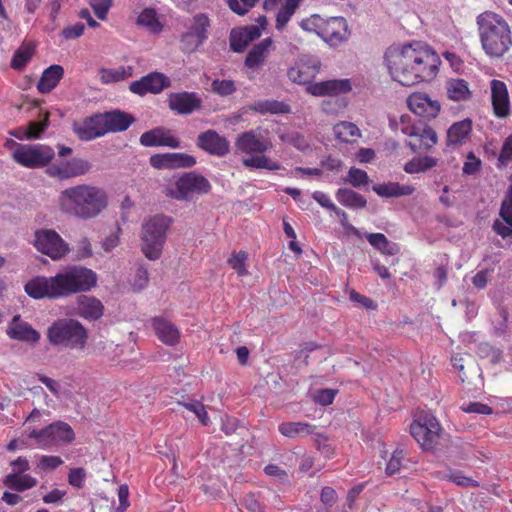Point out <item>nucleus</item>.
Returning a JSON list of instances; mask_svg holds the SVG:
<instances>
[{
	"mask_svg": "<svg viewBox=\"0 0 512 512\" xmlns=\"http://www.w3.org/2000/svg\"><path fill=\"white\" fill-rule=\"evenodd\" d=\"M132 67L120 66L117 68H102L99 70V77L103 84H110L125 80L132 76Z\"/></svg>",
	"mask_w": 512,
	"mask_h": 512,
	"instance_id": "a19ab883",
	"label": "nucleus"
},
{
	"mask_svg": "<svg viewBox=\"0 0 512 512\" xmlns=\"http://www.w3.org/2000/svg\"><path fill=\"white\" fill-rule=\"evenodd\" d=\"M64 75V69L60 65H51L45 69L37 84L38 90L45 94L52 91Z\"/></svg>",
	"mask_w": 512,
	"mask_h": 512,
	"instance_id": "2f4dec72",
	"label": "nucleus"
},
{
	"mask_svg": "<svg viewBox=\"0 0 512 512\" xmlns=\"http://www.w3.org/2000/svg\"><path fill=\"white\" fill-rule=\"evenodd\" d=\"M74 312L79 317L94 321L104 314V305L94 296L80 295L76 298Z\"/></svg>",
	"mask_w": 512,
	"mask_h": 512,
	"instance_id": "5701e85b",
	"label": "nucleus"
},
{
	"mask_svg": "<svg viewBox=\"0 0 512 512\" xmlns=\"http://www.w3.org/2000/svg\"><path fill=\"white\" fill-rule=\"evenodd\" d=\"M47 339L53 346L82 350L87 343L88 332L78 320L62 318L49 326Z\"/></svg>",
	"mask_w": 512,
	"mask_h": 512,
	"instance_id": "0eeeda50",
	"label": "nucleus"
},
{
	"mask_svg": "<svg viewBox=\"0 0 512 512\" xmlns=\"http://www.w3.org/2000/svg\"><path fill=\"white\" fill-rule=\"evenodd\" d=\"M512 163V134L507 136L500 149L496 167L498 169H504Z\"/></svg>",
	"mask_w": 512,
	"mask_h": 512,
	"instance_id": "49530a36",
	"label": "nucleus"
},
{
	"mask_svg": "<svg viewBox=\"0 0 512 512\" xmlns=\"http://www.w3.org/2000/svg\"><path fill=\"white\" fill-rule=\"evenodd\" d=\"M491 98L494 112L498 117H506L509 114V95L504 82L493 80L491 82Z\"/></svg>",
	"mask_w": 512,
	"mask_h": 512,
	"instance_id": "cd10ccee",
	"label": "nucleus"
},
{
	"mask_svg": "<svg viewBox=\"0 0 512 512\" xmlns=\"http://www.w3.org/2000/svg\"><path fill=\"white\" fill-rule=\"evenodd\" d=\"M250 43L247 34L242 28L232 30L230 36V46L234 52H242Z\"/></svg>",
	"mask_w": 512,
	"mask_h": 512,
	"instance_id": "603ef678",
	"label": "nucleus"
},
{
	"mask_svg": "<svg viewBox=\"0 0 512 512\" xmlns=\"http://www.w3.org/2000/svg\"><path fill=\"white\" fill-rule=\"evenodd\" d=\"M169 169L192 167L196 164L193 156L185 153H167Z\"/></svg>",
	"mask_w": 512,
	"mask_h": 512,
	"instance_id": "09e8293b",
	"label": "nucleus"
},
{
	"mask_svg": "<svg viewBox=\"0 0 512 512\" xmlns=\"http://www.w3.org/2000/svg\"><path fill=\"white\" fill-rule=\"evenodd\" d=\"M140 143L145 147H180V141L172 134L171 130L163 127H157L144 132L140 136Z\"/></svg>",
	"mask_w": 512,
	"mask_h": 512,
	"instance_id": "4be33fe9",
	"label": "nucleus"
},
{
	"mask_svg": "<svg viewBox=\"0 0 512 512\" xmlns=\"http://www.w3.org/2000/svg\"><path fill=\"white\" fill-rule=\"evenodd\" d=\"M137 25L146 28L149 32L157 34L163 29V24L155 9L145 8L137 17Z\"/></svg>",
	"mask_w": 512,
	"mask_h": 512,
	"instance_id": "4c0bfd02",
	"label": "nucleus"
},
{
	"mask_svg": "<svg viewBox=\"0 0 512 512\" xmlns=\"http://www.w3.org/2000/svg\"><path fill=\"white\" fill-rule=\"evenodd\" d=\"M421 146L428 150L432 148L438 141V136L435 130L430 126H424L422 129L418 128V135Z\"/></svg>",
	"mask_w": 512,
	"mask_h": 512,
	"instance_id": "3c124183",
	"label": "nucleus"
},
{
	"mask_svg": "<svg viewBox=\"0 0 512 512\" xmlns=\"http://www.w3.org/2000/svg\"><path fill=\"white\" fill-rule=\"evenodd\" d=\"M97 274L85 266L69 265L54 276H36L29 280L25 292L34 299H62L91 291L97 285Z\"/></svg>",
	"mask_w": 512,
	"mask_h": 512,
	"instance_id": "f03ea898",
	"label": "nucleus"
},
{
	"mask_svg": "<svg viewBox=\"0 0 512 512\" xmlns=\"http://www.w3.org/2000/svg\"><path fill=\"white\" fill-rule=\"evenodd\" d=\"M149 282L148 270L142 266L138 267L132 280V287L135 291L144 289Z\"/></svg>",
	"mask_w": 512,
	"mask_h": 512,
	"instance_id": "0e129e2a",
	"label": "nucleus"
},
{
	"mask_svg": "<svg viewBox=\"0 0 512 512\" xmlns=\"http://www.w3.org/2000/svg\"><path fill=\"white\" fill-rule=\"evenodd\" d=\"M169 108L178 114H191L201 106V99L194 92L172 93L168 97Z\"/></svg>",
	"mask_w": 512,
	"mask_h": 512,
	"instance_id": "b1692460",
	"label": "nucleus"
},
{
	"mask_svg": "<svg viewBox=\"0 0 512 512\" xmlns=\"http://www.w3.org/2000/svg\"><path fill=\"white\" fill-rule=\"evenodd\" d=\"M59 210L70 217L90 220L108 206L106 191L92 184H78L62 190L57 198Z\"/></svg>",
	"mask_w": 512,
	"mask_h": 512,
	"instance_id": "7ed1b4c3",
	"label": "nucleus"
},
{
	"mask_svg": "<svg viewBox=\"0 0 512 512\" xmlns=\"http://www.w3.org/2000/svg\"><path fill=\"white\" fill-rule=\"evenodd\" d=\"M246 260V252L240 251L238 253L232 254V256L228 259V263L236 271L238 276L243 277L248 274V270L246 268Z\"/></svg>",
	"mask_w": 512,
	"mask_h": 512,
	"instance_id": "864d4df0",
	"label": "nucleus"
},
{
	"mask_svg": "<svg viewBox=\"0 0 512 512\" xmlns=\"http://www.w3.org/2000/svg\"><path fill=\"white\" fill-rule=\"evenodd\" d=\"M4 484L19 492L33 488L37 484V479L28 474L10 473L5 477Z\"/></svg>",
	"mask_w": 512,
	"mask_h": 512,
	"instance_id": "e433bc0d",
	"label": "nucleus"
},
{
	"mask_svg": "<svg viewBox=\"0 0 512 512\" xmlns=\"http://www.w3.org/2000/svg\"><path fill=\"white\" fill-rule=\"evenodd\" d=\"M407 105L414 114L427 119L435 118L441 109L437 100L421 92L411 94L407 98Z\"/></svg>",
	"mask_w": 512,
	"mask_h": 512,
	"instance_id": "f3484780",
	"label": "nucleus"
},
{
	"mask_svg": "<svg viewBox=\"0 0 512 512\" xmlns=\"http://www.w3.org/2000/svg\"><path fill=\"white\" fill-rule=\"evenodd\" d=\"M352 90L349 79H332L327 81L314 82L306 86V91L317 97L340 96Z\"/></svg>",
	"mask_w": 512,
	"mask_h": 512,
	"instance_id": "dca6fc26",
	"label": "nucleus"
},
{
	"mask_svg": "<svg viewBox=\"0 0 512 512\" xmlns=\"http://www.w3.org/2000/svg\"><path fill=\"white\" fill-rule=\"evenodd\" d=\"M318 70L319 63L317 60L301 58L288 69L287 76L293 83L306 84L308 86L311 84L310 80L318 73Z\"/></svg>",
	"mask_w": 512,
	"mask_h": 512,
	"instance_id": "412c9836",
	"label": "nucleus"
},
{
	"mask_svg": "<svg viewBox=\"0 0 512 512\" xmlns=\"http://www.w3.org/2000/svg\"><path fill=\"white\" fill-rule=\"evenodd\" d=\"M271 147L272 143L261 134L260 129L243 132L235 140L237 152L249 155L260 154L242 159V164L249 169L279 170L281 165L264 155Z\"/></svg>",
	"mask_w": 512,
	"mask_h": 512,
	"instance_id": "39448f33",
	"label": "nucleus"
},
{
	"mask_svg": "<svg viewBox=\"0 0 512 512\" xmlns=\"http://www.w3.org/2000/svg\"><path fill=\"white\" fill-rule=\"evenodd\" d=\"M91 167L89 161L75 157L50 163L45 172L49 177L63 181L83 176L91 170Z\"/></svg>",
	"mask_w": 512,
	"mask_h": 512,
	"instance_id": "4468645a",
	"label": "nucleus"
},
{
	"mask_svg": "<svg viewBox=\"0 0 512 512\" xmlns=\"http://www.w3.org/2000/svg\"><path fill=\"white\" fill-rule=\"evenodd\" d=\"M447 97L452 101H466L471 96L467 81L459 78H452L445 84Z\"/></svg>",
	"mask_w": 512,
	"mask_h": 512,
	"instance_id": "72a5a7b5",
	"label": "nucleus"
},
{
	"mask_svg": "<svg viewBox=\"0 0 512 512\" xmlns=\"http://www.w3.org/2000/svg\"><path fill=\"white\" fill-rule=\"evenodd\" d=\"M315 426L305 422H283L279 425V432L288 438H299L314 433Z\"/></svg>",
	"mask_w": 512,
	"mask_h": 512,
	"instance_id": "c9c22d12",
	"label": "nucleus"
},
{
	"mask_svg": "<svg viewBox=\"0 0 512 512\" xmlns=\"http://www.w3.org/2000/svg\"><path fill=\"white\" fill-rule=\"evenodd\" d=\"M34 247L52 260L64 258L70 251L69 245L53 229H39L34 233Z\"/></svg>",
	"mask_w": 512,
	"mask_h": 512,
	"instance_id": "f8f14e48",
	"label": "nucleus"
},
{
	"mask_svg": "<svg viewBox=\"0 0 512 512\" xmlns=\"http://www.w3.org/2000/svg\"><path fill=\"white\" fill-rule=\"evenodd\" d=\"M410 433L422 449L430 450L436 444L440 425L430 413H421L411 424Z\"/></svg>",
	"mask_w": 512,
	"mask_h": 512,
	"instance_id": "ddd939ff",
	"label": "nucleus"
},
{
	"mask_svg": "<svg viewBox=\"0 0 512 512\" xmlns=\"http://www.w3.org/2000/svg\"><path fill=\"white\" fill-rule=\"evenodd\" d=\"M481 160L473 153L469 152L462 167V172L465 175H475L481 169Z\"/></svg>",
	"mask_w": 512,
	"mask_h": 512,
	"instance_id": "4d7b16f0",
	"label": "nucleus"
},
{
	"mask_svg": "<svg viewBox=\"0 0 512 512\" xmlns=\"http://www.w3.org/2000/svg\"><path fill=\"white\" fill-rule=\"evenodd\" d=\"M350 35L347 21L343 17L325 19L321 39L329 46L337 47L347 41Z\"/></svg>",
	"mask_w": 512,
	"mask_h": 512,
	"instance_id": "2eb2a0df",
	"label": "nucleus"
},
{
	"mask_svg": "<svg viewBox=\"0 0 512 512\" xmlns=\"http://www.w3.org/2000/svg\"><path fill=\"white\" fill-rule=\"evenodd\" d=\"M89 4L95 15L100 20H105L107 18L108 11L112 6V0H90Z\"/></svg>",
	"mask_w": 512,
	"mask_h": 512,
	"instance_id": "052dcab7",
	"label": "nucleus"
},
{
	"mask_svg": "<svg viewBox=\"0 0 512 512\" xmlns=\"http://www.w3.org/2000/svg\"><path fill=\"white\" fill-rule=\"evenodd\" d=\"M183 406L186 409H188L189 411L193 412L204 426H207L210 423L208 414L205 410L204 405L201 402H199V401L186 402V403H183Z\"/></svg>",
	"mask_w": 512,
	"mask_h": 512,
	"instance_id": "6e6d98bb",
	"label": "nucleus"
},
{
	"mask_svg": "<svg viewBox=\"0 0 512 512\" xmlns=\"http://www.w3.org/2000/svg\"><path fill=\"white\" fill-rule=\"evenodd\" d=\"M343 181L355 188H359L368 184L369 176L364 170L351 167Z\"/></svg>",
	"mask_w": 512,
	"mask_h": 512,
	"instance_id": "de8ad7c7",
	"label": "nucleus"
},
{
	"mask_svg": "<svg viewBox=\"0 0 512 512\" xmlns=\"http://www.w3.org/2000/svg\"><path fill=\"white\" fill-rule=\"evenodd\" d=\"M478 35L484 53L490 58L503 57L512 46V31L499 14L485 11L476 18Z\"/></svg>",
	"mask_w": 512,
	"mask_h": 512,
	"instance_id": "20e7f679",
	"label": "nucleus"
},
{
	"mask_svg": "<svg viewBox=\"0 0 512 512\" xmlns=\"http://www.w3.org/2000/svg\"><path fill=\"white\" fill-rule=\"evenodd\" d=\"M63 464V460L59 456L42 455L39 456L38 468L41 470H54Z\"/></svg>",
	"mask_w": 512,
	"mask_h": 512,
	"instance_id": "69168bd1",
	"label": "nucleus"
},
{
	"mask_svg": "<svg viewBox=\"0 0 512 512\" xmlns=\"http://www.w3.org/2000/svg\"><path fill=\"white\" fill-rule=\"evenodd\" d=\"M438 164V160L431 156L414 157L405 163L403 169L408 174H417L426 172L434 168Z\"/></svg>",
	"mask_w": 512,
	"mask_h": 512,
	"instance_id": "79ce46f5",
	"label": "nucleus"
},
{
	"mask_svg": "<svg viewBox=\"0 0 512 512\" xmlns=\"http://www.w3.org/2000/svg\"><path fill=\"white\" fill-rule=\"evenodd\" d=\"M252 109L261 113H271V114H280V113H288L290 108L287 104L277 101V100H264L258 101L253 106Z\"/></svg>",
	"mask_w": 512,
	"mask_h": 512,
	"instance_id": "c03bdc74",
	"label": "nucleus"
},
{
	"mask_svg": "<svg viewBox=\"0 0 512 512\" xmlns=\"http://www.w3.org/2000/svg\"><path fill=\"white\" fill-rule=\"evenodd\" d=\"M151 323L156 336L162 343L174 346L179 342L180 331L171 321L163 317H155Z\"/></svg>",
	"mask_w": 512,
	"mask_h": 512,
	"instance_id": "bb28decb",
	"label": "nucleus"
},
{
	"mask_svg": "<svg viewBox=\"0 0 512 512\" xmlns=\"http://www.w3.org/2000/svg\"><path fill=\"white\" fill-rule=\"evenodd\" d=\"M228 7L238 15H244L249 12L255 5L254 0H226Z\"/></svg>",
	"mask_w": 512,
	"mask_h": 512,
	"instance_id": "13d9d810",
	"label": "nucleus"
},
{
	"mask_svg": "<svg viewBox=\"0 0 512 512\" xmlns=\"http://www.w3.org/2000/svg\"><path fill=\"white\" fill-rule=\"evenodd\" d=\"M172 224V219L159 214L145 219L141 226L140 240L141 251L149 260H157L167 238V231Z\"/></svg>",
	"mask_w": 512,
	"mask_h": 512,
	"instance_id": "423d86ee",
	"label": "nucleus"
},
{
	"mask_svg": "<svg viewBox=\"0 0 512 512\" xmlns=\"http://www.w3.org/2000/svg\"><path fill=\"white\" fill-rule=\"evenodd\" d=\"M272 46V39L265 38L255 45L248 53L245 59V65L250 69L258 68L262 65L269 54Z\"/></svg>",
	"mask_w": 512,
	"mask_h": 512,
	"instance_id": "473e14b6",
	"label": "nucleus"
},
{
	"mask_svg": "<svg viewBox=\"0 0 512 512\" xmlns=\"http://www.w3.org/2000/svg\"><path fill=\"white\" fill-rule=\"evenodd\" d=\"M364 236L375 249L384 255L392 256L399 251L397 244L391 243L382 233H366Z\"/></svg>",
	"mask_w": 512,
	"mask_h": 512,
	"instance_id": "58836bf2",
	"label": "nucleus"
},
{
	"mask_svg": "<svg viewBox=\"0 0 512 512\" xmlns=\"http://www.w3.org/2000/svg\"><path fill=\"white\" fill-rule=\"evenodd\" d=\"M276 133L282 142L288 143L300 151H306L309 148L305 137L294 129L283 127L279 128Z\"/></svg>",
	"mask_w": 512,
	"mask_h": 512,
	"instance_id": "ea45409f",
	"label": "nucleus"
},
{
	"mask_svg": "<svg viewBox=\"0 0 512 512\" xmlns=\"http://www.w3.org/2000/svg\"><path fill=\"white\" fill-rule=\"evenodd\" d=\"M48 127V118L45 117L43 121L31 122L25 132L26 139H39L43 132Z\"/></svg>",
	"mask_w": 512,
	"mask_h": 512,
	"instance_id": "bf43d9fd",
	"label": "nucleus"
},
{
	"mask_svg": "<svg viewBox=\"0 0 512 512\" xmlns=\"http://www.w3.org/2000/svg\"><path fill=\"white\" fill-rule=\"evenodd\" d=\"M500 215L503 221L512 226V185L510 186L507 195L502 202Z\"/></svg>",
	"mask_w": 512,
	"mask_h": 512,
	"instance_id": "338daca9",
	"label": "nucleus"
},
{
	"mask_svg": "<svg viewBox=\"0 0 512 512\" xmlns=\"http://www.w3.org/2000/svg\"><path fill=\"white\" fill-rule=\"evenodd\" d=\"M384 64L392 80L403 86H413L435 78L441 60L428 45L413 42L387 48Z\"/></svg>",
	"mask_w": 512,
	"mask_h": 512,
	"instance_id": "f257e3e1",
	"label": "nucleus"
},
{
	"mask_svg": "<svg viewBox=\"0 0 512 512\" xmlns=\"http://www.w3.org/2000/svg\"><path fill=\"white\" fill-rule=\"evenodd\" d=\"M6 334L12 340L25 342L30 345H35L40 340V333L28 322L22 320L20 315H15L9 322Z\"/></svg>",
	"mask_w": 512,
	"mask_h": 512,
	"instance_id": "a211bd4d",
	"label": "nucleus"
},
{
	"mask_svg": "<svg viewBox=\"0 0 512 512\" xmlns=\"http://www.w3.org/2000/svg\"><path fill=\"white\" fill-rule=\"evenodd\" d=\"M403 456V450L397 449L393 452L391 458L389 459L386 465L385 471L387 475L391 476L401 469Z\"/></svg>",
	"mask_w": 512,
	"mask_h": 512,
	"instance_id": "e2e57ef3",
	"label": "nucleus"
},
{
	"mask_svg": "<svg viewBox=\"0 0 512 512\" xmlns=\"http://www.w3.org/2000/svg\"><path fill=\"white\" fill-rule=\"evenodd\" d=\"M213 92L220 96H229L236 91V86L232 80H214L211 84Z\"/></svg>",
	"mask_w": 512,
	"mask_h": 512,
	"instance_id": "5fc2aeb1",
	"label": "nucleus"
},
{
	"mask_svg": "<svg viewBox=\"0 0 512 512\" xmlns=\"http://www.w3.org/2000/svg\"><path fill=\"white\" fill-rule=\"evenodd\" d=\"M8 144L13 146L12 159L25 168H47L55 156L54 149L48 145L21 144L13 140Z\"/></svg>",
	"mask_w": 512,
	"mask_h": 512,
	"instance_id": "1a4fd4ad",
	"label": "nucleus"
},
{
	"mask_svg": "<svg viewBox=\"0 0 512 512\" xmlns=\"http://www.w3.org/2000/svg\"><path fill=\"white\" fill-rule=\"evenodd\" d=\"M211 184L204 176L196 172H187L173 177L165 186V195L178 201H191L209 193Z\"/></svg>",
	"mask_w": 512,
	"mask_h": 512,
	"instance_id": "6e6552de",
	"label": "nucleus"
},
{
	"mask_svg": "<svg viewBox=\"0 0 512 512\" xmlns=\"http://www.w3.org/2000/svg\"><path fill=\"white\" fill-rule=\"evenodd\" d=\"M74 131L83 141H90L107 133L101 114L87 118L82 123L75 125Z\"/></svg>",
	"mask_w": 512,
	"mask_h": 512,
	"instance_id": "a878e982",
	"label": "nucleus"
},
{
	"mask_svg": "<svg viewBox=\"0 0 512 512\" xmlns=\"http://www.w3.org/2000/svg\"><path fill=\"white\" fill-rule=\"evenodd\" d=\"M170 84L169 79L161 73H150L140 80L134 81L130 84V90L138 95H145L147 93H160L163 89Z\"/></svg>",
	"mask_w": 512,
	"mask_h": 512,
	"instance_id": "aec40b11",
	"label": "nucleus"
},
{
	"mask_svg": "<svg viewBox=\"0 0 512 512\" xmlns=\"http://www.w3.org/2000/svg\"><path fill=\"white\" fill-rule=\"evenodd\" d=\"M26 434L29 439L35 441L37 447L42 449L69 444L75 437L71 426L63 421H55L40 430L26 431Z\"/></svg>",
	"mask_w": 512,
	"mask_h": 512,
	"instance_id": "9d476101",
	"label": "nucleus"
},
{
	"mask_svg": "<svg viewBox=\"0 0 512 512\" xmlns=\"http://www.w3.org/2000/svg\"><path fill=\"white\" fill-rule=\"evenodd\" d=\"M33 55V48L31 46H22L15 53L11 66L16 70H21L26 66Z\"/></svg>",
	"mask_w": 512,
	"mask_h": 512,
	"instance_id": "8fccbe9b",
	"label": "nucleus"
},
{
	"mask_svg": "<svg viewBox=\"0 0 512 512\" xmlns=\"http://www.w3.org/2000/svg\"><path fill=\"white\" fill-rule=\"evenodd\" d=\"M472 132V121L470 119H463L453 123L446 134L447 146H458L465 144Z\"/></svg>",
	"mask_w": 512,
	"mask_h": 512,
	"instance_id": "c85d7f7f",
	"label": "nucleus"
},
{
	"mask_svg": "<svg viewBox=\"0 0 512 512\" xmlns=\"http://www.w3.org/2000/svg\"><path fill=\"white\" fill-rule=\"evenodd\" d=\"M335 137L342 142H352L361 136L359 128L352 122L342 121L334 125Z\"/></svg>",
	"mask_w": 512,
	"mask_h": 512,
	"instance_id": "37998d69",
	"label": "nucleus"
},
{
	"mask_svg": "<svg viewBox=\"0 0 512 512\" xmlns=\"http://www.w3.org/2000/svg\"><path fill=\"white\" fill-rule=\"evenodd\" d=\"M86 480V471L82 467L72 468L68 474V483L77 489L84 486Z\"/></svg>",
	"mask_w": 512,
	"mask_h": 512,
	"instance_id": "680f3d73",
	"label": "nucleus"
},
{
	"mask_svg": "<svg viewBox=\"0 0 512 512\" xmlns=\"http://www.w3.org/2000/svg\"><path fill=\"white\" fill-rule=\"evenodd\" d=\"M336 393L337 390L335 389H319L314 393V400L323 406H327L333 402Z\"/></svg>",
	"mask_w": 512,
	"mask_h": 512,
	"instance_id": "774afa93",
	"label": "nucleus"
},
{
	"mask_svg": "<svg viewBox=\"0 0 512 512\" xmlns=\"http://www.w3.org/2000/svg\"><path fill=\"white\" fill-rule=\"evenodd\" d=\"M337 201L349 209H362L367 205V200L356 191L350 188H340L336 191Z\"/></svg>",
	"mask_w": 512,
	"mask_h": 512,
	"instance_id": "f704fd0d",
	"label": "nucleus"
},
{
	"mask_svg": "<svg viewBox=\"0 0 512 512\" xmlns=\"http://www.w3.org/2000/svg\"><path fill=\"white\" fill-rule=\"evenodd\" d=\"M197 144L201 149L216 156H225L229 152V142L214 130L201 133Z\"/></svg>",
	"mask_w": 512,
	"mask_h": 512,
	"instance_id": "393cba45",
	"label": "nucleus"
},
{
	"mask_svg": "<svg viewBox=\"0 0 512 512\" xmlns=\"http://www.w3.org/2000/svg\"><path fill=\"white\" fill-rule=\"evenodd\" d=\"M185 32L180 37L181 50L193 53L208 39L211 21L204 13L195 14L185 24Z\"/></svg>",
	"mask_w": 512,
	"mask_h": 512,
	"instance_id": "9b49d317",
	"label": "nucleus"
},
{
	"mask_svg": "<svg viewBox=\"0 0 512 512\" xmlns=\"http://www.w3.org/2000/svg\"><path fill=\"white\" fill-rule=\"evenodd\" d=\"M301 2L302 0H265L263 5L268 11L276 9L281 3L276 13L275 27L278 31H283Z\"/></svg>",
	"mask_w": 512,
	"mask_h": 512,
	"instance_id": "6ab92c4d",
	"label": "nucleus"
},
{
	"mask_svg": "<svg viewBox=\"0 0 512 512\" xmlns=\"http://www.w3.org/2000/svg\"><path fill=\"white\" fill-rule=\"evenodd\" d=\"M104 127L109 132L125 131L133 123V117L122 111H111L101 114Z\"/></svg>",
	"mask_w": 512,
	"mask_h": 512,
	"instance_id": "c756f323",
	"label": "nucleus"
},
{
	"mask_svg": "<svg viewBox=\"0 0 512 512\" xmlns=\"http://www.w3.org/2000/svg\"><path fill=\"white\" fill-rule=\"evenodd\" d=\"M372 189L378 196L385 198L409 196L415 191L414 186L402 185L397 182L377 184Z\"/></svg>",
	"mask_w": 512,
	"mask_h": 512,
	"instance_id": "7c9ffc66",
	"label": "nucleus"
},
{
	"mask_svg": "<svg viewBox=\"0 0 512 512\" xmlns=\"http://www.w3.org/2000/svg\"><path fill=\"white\" fill-rule=\"evenodd\" d=\"M325 19L318 14H313L299 22V26L306 32L315 33L321 38Z\"/></svg>",
	"mask_w": 512,
	"mask_h": 512,
	"instance_id": "a18cd8bd",
	"label": "nucleus"
}]
</instances>
